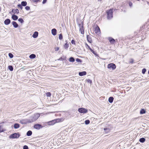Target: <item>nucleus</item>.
<instances>
[{
    "mask_svg": "<svg viewBox=\"0 0 149 149\" xmlns=\"http://www.w3.org/2000/svg\"><path fill=\"white\" fill-rule=\"evenodd\" d=\"M71 43L75 45V41L74 40H71Z\"/></svg>",
    "mask_w": 149,
    "mask_h": 149,
    "instance_id": "42",
    "label": "nucleus"
},
{
    "mask_svg": "<svg viewBox=\"0 0 149 149\" xmlns=\"http://www.w3.org/2000/svg\"><path fill=\"white\" fill-rule=\"evenodd\" d=\"M92 52L95 55H96V52L94 51L93 50Z\"/></svg>",
    "mask_w": 149,
    "mask_h": 149,
    "instance_id": "49",
    "label": "nucleus"
},
{
    "mask_svg": "<svg viewBox=\"0 0 149 149\" xmlns=\"http://www.w3.org/2000/svg\"><path fill=\"white\" fill-rule=\"evenodd\" d=\"M18 21L21 23H23L24 22L22 18H19Z\"/></svg>",
    "mask_w": 149,
    "mask_h": 149,
    "instance_id": "32",
    "label": "nucleus"
},
{
    "mask_svg": "<svg viewBox=\"0 0 149 149\" xmlns=\"http://www.w3.org/2000/svg\"><path fill=\"white\" fill-rule=\"evenodd\" d=\"M51 95V93L49 92H47L46 93V95L47 97H50Z\"/></svg>",
    "mask_w": 149,
    "mask_h": 149,
    "instance_id": "31",
    "label": "nucleus"
},
{
    "mask_svg": "<svg viewBox=\"0 0 149 149\" xmlns=\"http://www.w3.org/2000/svg\"><path fill=\"white\" fill-rule=\"evenodd\" d=\"M38 34L37 31H35L33 35V37L34 38H37L38 36Z\"/></svg>",
    "mask_w": 149,
    "mask_h": 149,
    "instance_id": "16",
    "label": "nucleus"
},
{
    "mask_svg": "<svg viewBox=\"0 0 149 149\" xmlns=\"http://www.w3.org/2000/svg\"><path fill=\"white\" fill-rule=\"evenodd\" d=\"M87 38L88 41L90 43L92 42V40L90 36L89 35L87 36Z\"/></svg>",
    "mask_w": 149,
    "mask_h": 149,
    "instance_id": "18",
    "label": "nucleus"
},
{
    "mask_svg": "<svg viewBox=\"0 0 149 149\" xmlns=\"http://www.w3.org/2000/svg\"><path fill=\"white\" fill-rule=\"evenodd\" d=\"M19 127V125L18 123H15L14 124V127L15 129H17Z\"/></svg>",
    "mask_w": 149,
    "mask_h": 149,
    "instance_id": "26",
    "label": "nucleus"
},
{
    "mask_svg": "<svg viewBox=\"0 0 149 149\" xmlns=\"http://www.w3.org/2000/svg\"><path fill=\"white\" fill-rule=\"evenodd\" d=\"M29 57L31 59H33L35 58L36 57V56L34 54H32L29 56Z\"/></svg>",
    "mask_w": 149,
    "mask_h": 149,
    "instance_id": "23",
    "label": "nucleus"
},
{
    "mask_svg": "<svg viewBox=\"0 0 149 149\" xmlns=\"http://www.w3.org/2000/svg\"><path fill=\"white\" fill-rule=\"evenodd\" d=\"M131 61L130 62V63H133V60L132 59H131Z\"/></svg>",
    "mask_w": 149,
    "mask_h": 149,
    "instance_id": "48",
    "label": "nucleus"
},
{
    "mask_svg": "<svg viewBox=\"0 0 149 149\" xmlns=\"http://www.w3.org/2000/svg\"><path fill=\"white\" fill-rule=\"evenodd\" d=\"M29 119H22L20 120V123L22 124H26L28 121Z\"/></svg>",
    "mask_w": 149,
    "mask_h": 149,
    "instance_id": "6",
    "label": "nucleus"
},
{
    "mask_svg": "<svg viewBox=\"0 0 149 149\" xmlns=\"http://www.w3.org/2000/svg\"><path fill=\"white\" fill-rule=\"evenodd\" d=\"M113 98L112 97H110L108 100L109 102L110 103H111L113 102Z\"/></svg>",
    "mask_w": 149,
    "mask_h": 149,
    "instance_id": "19",
    "label": "nucleus"
},
{
    "mask_svg": "<svg viewBox=\"0 0 149 149\" xmlns=\"http://www.w3.org/2000/svg\"><path fill=\"white\" fill-rule=\"evenodd\" d=\"M86 74V71H83L82 72H79V74L80 76H83L85 75Z\"/></svg>",
    "mask_w": 149,
    "mask_h": 149,
    "instance_id": "13",
    "label": "nucleus"
},
{
    "mask_svg": "<svg viewBox=\"0 0 149 149\" xmlns=\"http://www.w3.org/2000/svg\"><path fill=\"white\" fill-rule=\"evenodd\" d=\"M146 141V139L144 138H140L139 140V141L143 143L144 142Z\"/></svg>",
    "mask_w": 149,
    "mask_h": 149,
    "instance_id": "21",
    "label": "nucleus"
},
{
    "mask_svg": "<svg viewBox=\"0 0 149 149\" xmlns=\"http://www.w3.org/2000/svg\"><path fill=\"white\" fill-rule=\"evenodd\" d=\"M40 116L39 113H36L32 115L28 120L29 123H31L36 121Z\"/></svg>",
    "mask_w": 149,
    "mask_h": 149,
    "instance_id": "1",
    "label": "nucleus"
},
{
    "mask_svg": "<svg viewBox=\"0 0 149 149\" xmlns=\"http://www.w3.org/2000/svg\"><path fill=\"white\" fill-rule=\"evenodd\" d=\"M12 24L13 26L15 28H17L18 26V25L15 22V21H13L12 22Z\"/></svg>",
    "mask_w": 149,
    "mask_h": 149,
    "instance_id": "17",
    "label": "nucleus"
},
{
    "mask_svg": "<svg viewBox=\"0 0 149 149\" xmlns=\"http://www.w3.org/2000/svg\"><path fill=\"white\" fill-rule=\"evenodd\" d=\"M57 120H52L51 121L49 122H48V123H49V125H53L56 122H57Z\"/></svg>",
    "mask_w": 149,
    "mask_h": 149,
    "instance_id": "9",
    "label": "nucleus"
},
{
    "mask_svg": "<svg viewBox=\"0 0 149 149\" xmlns=\"http://www.w3.org/2000/svg\"><path fill=\"white\" fill-rule=\"evenodd\" d=\"M20 136V134L17 133H14L11 135H10V136H9V138L10 139H15V138H16V139H17V138H18Z\"/></svg>",
    "mask_w": 149,
    "mask_h": 149,
    "instance_id": "3",
    "label": "nucleus"
},
{
    "mask_svg": "<svg viewBox=\"0 0 149 149\" xmlns=\"http://www.w3.org/2000/svg\"><path fill=\"white\" fill-rule=\"evenodd\" d=\"M23 149H28V147L26 145H25L23 147Z\"/></svg>",
    "mask_w": 149,
    "mask_h": 149,
    "instance_id": "43",
    "label": "nucleus"
},
{
    "mask_svg": "<svg viewBox=\"0 0 149 149\" xmlns=\"http://www.w3.org/2000/svg\"><path fill=\"white\" fill-rule=\"evenodd\" d=\"M80 29L79 31L81 32V33L82 34H84V30L83 28V26L82 25L81 26V25H79Z\"/></svg>",
    "mask_w": 149,
    "mask_h": 149,
    "instance_id": "7",
    "label": "nucleus"
},
{
    "mask_svg": "<svg viewBox=\"0 0 149 149\" xmlns=\"http://www.w3.org/2000/svg\"><path fill=\"white\" fill-rule=\"evenodd\" d=\"M47 0H43L42 2L43 4L47 2Z\"/></svg>",
    "mask_w": 149,
    "mask_h": 149,
    "instance_id": "47",
    "label": "nucleus"
},
{
    "mask_svg": "<svg viewBox=\"0 0 149 149\" xmlns=\"http://www.w3.org/2000/svg\"><path fill=\"white\" fill-rule=\"evenodd\" d=\"M92 52H93V51L91 48H90V49H89Z\"/></svg>",
    "mask_w": 149,
    "mask_h": 149,
    "instance_id": "51",
    "label": "nucleus"
},
{
    "mask_svg": "<svg viewBox=\"0 0 149 149\" xmlns=\"http://www.w3.org/2000/svg\"><path fill=\"white\" fill-rule=\"evenodd\" d=\"M41 0H32L33 2L37 3L38 2H40Z\"/></svg>",
    "mask_w": 149,
    "mask_h": 149,
    "instance_id": "41",
    "label": "nucleus"
},
{
    "mask_svg": "<svg viewBox=\"0 0 149 149\" xmlns=\"http://www.w3.org/2000/svg\"><path fill=\"white\" fill-rule=\"evenodd\" d=\"M4 131V130H3L2 127L0 126V132H3Z\"/></svg>",
    "mask_w": 149,
    "mask_h": 149,
    "instance_id": "36",
    "label": "nucleus"
},
{
    "mask_svg": "<svg viewBox=\"0 0 149 149\" xmlns=\"http://www.w3.org/2000/svg\"><path fill=\"white\" fill-rule=\"evenodd\" d=\"M109 40L111 44H113L115 42V40L111 38H109Z\"/></svg>",
    "mask_w": 149,
    "mask_h": 149,
    "instance_id": "15",
    "label": "nucleus"
},
{
    "mask_svg": "<svg viewBox=\"0 0 149 149\" xmlns=\"http://www.w3.org/2000/svg\"><path fill=\"white\" fill-rule=\"evenodd\" d=\"M146 71V69L145 68H143L142 70V73L144 74Z\"/></svg>",
    "mask_w": 149,
    "mask_h": 149,
    "instance_id": "39",
    "label": "nucleus"
},
{
    "mask_svg": "<svg viewBox=\"0 0 149 149\" xmlns=\"http://www.w3.org/2000/svg\"><path fill=\"white\" fill-rule=\"evenodd\" d=\"M13 12L14 13L18 14L19 13V10L17 9H16L15 10H12Z\"/></svg>",
    "mask_w": 149,
    "mask_h": 149,
    "instance_id": "22",
    "label": "nucleus"
},
{
    "mask_svg": "<svg viewBox=\"0 0 149 149\" xmlns=\"http://www.w3.org/2000/svg\"><path fill=\"white\" fill-rule=\"evenodd\" d=\"M10 22V21L9 19H7L4 21V24L6 25L9 24Z\"/></svg>",
    "mask_w": 149,
    "mask_h": 149,
    "instance_id": "12",
    "label": "nucleus"
},
{
    "mask_svg": "<svg viewBox=\"0 0 149 149\" xmlns=\"http://www.w3.org/2000/svg\"><path fill=\"white\" fill-rule=\"evenodd\" d=\"M138 1H139L140 0H137Z\"/></svg>",
    "mask_w": 149,
    "mask_h": 149,
    "instance_id": "55",
    "label": "nucleus"
},
{
    "mask_svg": "<svg viewBox=\"0 0 149 149\" xmlns=\"http://www.w3.org/2000/svg\"><path fill=\"white\" fill-rule=\"evenodd\" d=\"M86 45H87V48H88V49H90V48H90V46H88L87 44H86Z\"/></svg>",
    "mask_w": 149,
    "mask_h": 149,
    "instance_id": "50",
    "label": "nucleus"
},
{
    "mask_svg": "<svg viewBox=\"0 0 149 149\" xmlns=\"http://www.w3.org/2000/svg\"><path fill=\"white\" fill-rule=\"evenodd\" d=\"M25 67H22V68L23 69H25Z\"/></svg>",
    "mask_w": 149,
    "mask_h": 149,
    "instance_id": "52",
    "label": "nucleus"
},
{
    "mask_svg": "<svg viewBox=\"0 0 149 149\" xmlns=\"http://www.w3.org/2000/svg\"><path fill=\"white\" fill-rule=\"evenodd\" d=\"M86 81L88 82L89 83L91 84L92 83V81L90 79H88L86 80Z\"/></svg>",
    "mask_w": 149,
    "mask_h": 149,
    "instance_id": "35",
    "label": "nucleus"
},
{
    "mask_svg": "<svg viewBox=\"0 0 149 149\" xmlns=\"http://www.w3.org/2000/svg\"><path fill=\"white\" fill-rule=\"evenodd\" d=\"M62 38H63L62 35V34H60L59 35V39L60 40H61L62 39Z\"/></svg>",
    "mask_w": 149,
    "mask_h": 149,
    "instance_id": "38",
    "label": "nucleus"
},
{
    "mask_svg": "<svg viewBox=\"0 0 149 149\" xmlns=\"http://www.w3.org/2000/svg\"><path fill=\"white\" fill-rule=\"evenodd\" d=\"M146 113V111L143 109H142L140 111V113L141 114H143Z\"/></svg>",
    "mask_w": 149,
    "mask_h": 149,
    "instance_id": "29",
    "label": "nucleus"
},
{
    "mask_svg": "<svg viewBox=\"0 0 149 149\" xmlns=\"http://www.w3.org/2000/svg\"><path fill=\"white\" fill-rule=\"evenodd\" d=\"M76 61L77 62H81V60L79 58H77L76 59Z\"/></svg>",
    "mask_w": 149,
    "mask_h": 149,
    "instance_id": "44",
    "label": "nucleus"
},
{
    "mask_svg": "<svg viewBox=\"0 0 149 149\" xmlns=\"http://www.w3.org/2000/svg\"><path fill=\"white\" fill-rule=\"evenodd\" d=\"M95 32L97 34H100V30L98 26L96 27L95 29Z\"/></svg>",
    "mask_w": 149,
    "mask_h": 149,
    "instance_id": "10",
    "label": "nucleus"
},
{
    "mask_svg": "<svg viewBox=\"0 0 149 149\" xmlns=\"http://www.w3.org/2000/svg\"><path fill=\"white\" fill-rule=\"evenodd\" d=\"M107 17L108 19H110L113 17V11L111 9L107 11Z\"/></svg>",
    "mask_w": 149,
    "mask_h": 149,
    "instance_id": "2",
    "label": "nucleus"
},
{
    "mask_svg": "<svg viewBox=\"0 0 149 149\" xmlns=\"http://www.w3.org/2000/svg\"><path fill=\"white\" fill-rule=\"evenodd\" d=\"M108 68H111L112 70H113L116 68V66L115 64L110 63L108 65Z\"/></svg>",
    "mask_w": 149,
    "mask_h": 149,
    "instance_id": "5",
    "label": "nucleus"
},
{
    "mask_svg": "<svg viewBox=\"0 0 149 149\" xmlns=\"http://www.w3.org/2000/svg\"><path fill=\"white\" fill-rule=\"evenodd\" d=\"M78 111L81 113H85L87 112L88 110L83 108H80L78 109Z\"/></svg>",
    "mask_w": 149,
    "mask_h": 149,
    "instance_id": "4",
    "label": "nucleus"
},
{
    "mask_svg": "<svg viewBox=\"0 0 149 149\" xmlns=\"http://www.w3.org/2000/svg\"><path fill=\"white\" fill-rule=\"evenodd\" d=\"M104 130L105 131V133H108L110 131V130L109 128H105L104 129Z\"/></svg>",
    "mask_w": 149,
    "mask_h": 149,
    "instance_id": "20",
    "label": "nucleus"
},
{
    "mask_svg": "<svg viewBox=\"0 0 149 149\" xmlns=\"http://www.w3.org/2000/svg\"><path fill=\"white\" fill-rule=\"evenodd\" d=\"M52 34L55 36L56 35L57 33V31L55 29H53L52 30Z\"/></svg>",
    "mask_w": 149,
    "mask_h": 149,
    "instance_id": "11",
    "label": "nucleus"
},
{
    "mask_svg": "<svg viewBox=\"0 0 149 149\" xmlns=\"http://www.w3.org/2000/svg\"><path fill=\"white\" fill-rule=\"evenodd\" d=\"M129 5L130 7H131L132 6V3L131 2H130Z\"/></svg>",
    "mask_w": 149,
    "mask_h": 149,
    "instance_id": "46",
    "label": "nucleus"
},
{
    "mask_svg": "<svg viewBox=\"0 0 149 149\" xmlns=\"http://www.w3.org/2000/svg\"><path fill=\"white\" fill-rule=\"evenodd\" d=\"M34 128L37 129H40L41 128H42V126L40 124H35L34 125Z\"/></svg>",
    "mask_w": 149,
    "mask_h": 149,
    "instance_id": "8",
    "label": "nucleus"
},
{
    "mask_svg": "<svg viewBox=\"0 0 149 149\" xmlns=\"http://www.w3.org/2000/svg\"><path fill=\"white\" fill-rule=\"evenodd\" d=\"M148 74H149V70H148Z\"/></svg>",
    "mask_w": 149,
    "mask_h": 149,
    "instance_id": "53",
    "label": "nucleus"
},
{
    "mask_svg": "<svg viewBox=\"0 0 149 149\" xmlns=\"http://www.w3.org/2000/svg\"><path fill=\"white\" fill-rule=\"evenodd\" d=\"M69 46V44H68V43H66L64 45V48L65 49H67Z\"/></svg>",
    "mask_w": 149,
    "mask_h": 149,
    "instance_id": "28",
    "label": "nucleus"
},
{
    "mask_svg": "<svg viewBox=\"0 0 149 149\" xmlns=\"http://www.w3.org/2000/svg\"><path fill=\"white\" fill-rule=\"evenodd\" d=\"M8 69L10 71H13V66L11 65H9L8 66Z\"/></svg>",
    "mask_w": 149,
    "mask_h": 149,
    "instance_id": "30",
    "label": "nucleus"
},
{
    "mask_svg": "<svg viewBox=\"0 0 149 149\" xmlns=\"http://www.w3.org/2000/svg\"><path fill=\"white\" fill-rule=\"evenodd\" d=\"M12 18L14 20H16L18 19V17L16 15H13L12 16Z\"/></svg>",
    "mask_w": 149,
    "mask_h": 149,
    "instance_id": "14",
    "label": "nucleus"
},
{
    "mask_svg": "<svg viewBox=\"0 0 149 149\" xmlns=\"http://www.w3.org/2000/svg\"><path fill=\"white\" fill-rule=\"evenodd\" d=\"M25 8L27 10H29L30 9V7L29 6H26Z\"/></svg>",
    "mask_w": 149,
    "mask_h": 149,
    "instance_id": "40",
    "label": "nucleus"
},
{
    "mask_svg": "<svg viewBox=\"0 0 149 149\" xmlns=\"http://www.w3.org/2000/svg\"><path fill=\"white\" fill-rule=\"evenodd\" d=\"M8 56L10 58H12L13 57V55L11 53H10L8 54Z\"/></svg>",
    "mask_w": 149,
    "mask_h": 149,
    "instance_id": "34",
    "label": "nucleus"
},
{
    "mask_svg": "<svg viewBox=\"0 0 149 149\" xmlns=\"http://www.w3.org/2000/svg\"><path fill=\"white\" fill-rule=\"evenodd\" d=\"M27 3L26 1H22L21 2V5L24 6H25L27 5Z\"/></svg>",
    "mask_w": 149,
    "mask_h": 149,
    "instance_id": "25",
    "label": "nucleus"
},
{
    "mask_svg": "<svg viewBox=\"0 0 149 149\" xmlns=\"http://www.w3.org/2000/svg\"><path fill=\"white\" fill-rule=\"evenodd\" d=\"M22 6L21 4H19L17 5V7L18 8H20L21 9H22L23 8V7H22Z\"/></svg>",
    "mask_w": 149,
    "mask_h": 149,
    "instance_id": "33",
    "label": "nucleus"
},
{
    "mask_svg": "<svg viewBox=\"0 0 149 149\" xmlns=\"http://www.w3.org/2000/svg\"><path fill=\"white\" fill-rule=\"evenodd\" d=\"M32 134V132L30 130H29L26 133V135L28 136H30Z\"/></svg>",
    "mask_w": 149,
    "mask_h": 149,
    "instance_id": "24",
    "label": "nucleus"
},
{
    "mask_svg": "<svg viewBox=\"0 0 149 149\" xmlns=\"http://www.w3.org/2000/svg\"><path fill=\"white\" fill-rule=\"evenodd\" d=\"M98 1H101L102 0H98Z\"/></svg>",
    "mask_w": 149,
    "mask_h": 149,
    "instance_id": "54",
    "label": "nucleus"
},
{
    "mask_svg": "<svg viewBox=\"0 0 149 149\" xmlns=\"http://www.w3.org/2000/svg\"><path fill=\"white\" fill-rule=\"evenodd\" d=\"M69 61L70 62H74L75 61V60L73 57H70L69 59Z\"/></svg>",
    "mask_w": 149,
    "mask_h": 149,
    "instance_id": "27",
    "label": "nucleus"
},
{
    "mask_svg": "<svg viewBox=\"0 0 149 149\" xmlns=\"http://www.w3.org/2000/svg\"><path fill=\"white\" fill-rule=\"evenodd\" d=\"M59 49V48L58 47H56L55 48V51H58Z\"/></svg>",
    "mask_w": 149,
    "mask_h": 149,
    "instance_id": "45",
    "label": "nucleus"
},
{
    "mask_svg": "<svg viewBox=\"0 0 149 149\" xmlns=\"http://www.w3.org/2000/svg\"><path fill=\"white\" fill-rule=\"evenodd\" d=\"M90 121L89 120H87L85 121V123L86 125L90 123Z\"/></svg>",
    "mask_w": 149,
    "mask_h": 149,
    "instance_id": "37",
    "label": "nucleus"
}]
</instances>
